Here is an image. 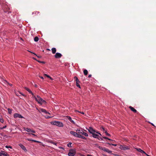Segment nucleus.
<instances>
[{"mask_svg":"<svg viewBox=\"0 0 156 156\" xmlns=\"http://www.w3.org/2000/svg\"><path fill=\"white\" fill-rule=\"evenodd\" d=\"M71 144L72 143H69L67 144V146L69 147H72Z\"/></svg>","mask_w":156,"mask_h":156,"instance_id":"obj_27","label":"nucleus"},{"mask_svg":"<svg viewBox=\"0 0 156 156\" xmlns=\"http://www.w3.org/2000/svg\"><path fill=\"white\" fill-rule=\"evenodd\" d=\"M41 111L42 112H44L46 114H50V113L46 111L44 109H41Z\"/></svg>","mask_w":156,"mask_h":156,"instance_id":"obj_18","label":"nucleus"},{"mask_svg":"<svg viewBox=\"0 0 156 156\" xmlns=\"http://www.w3.org/2000/svg\"><path fill=\"white\" fill-rule=\"evenodd\" d=\"M0 154L2 155L5 156H8L9 155L7 154L6 153H5V151H1L0 152Z\"/></svg>","mask_w":156,"mask_h":156,"instance_id":"obj_15","label":"nucleus"},{"mask_svg":"<svg viewBox=\"0 0 156 156\" xmlns=\"http://www.w3.org/2000/svg\"><path fill=\"white\" fill-rule=\"evenodd\" d=\"M39 77L40 78H41V79H44V78H43V77H42V76H39Z\"/></svg>","mask_w":156,"mask_h":156,"instance_id":"obj_46","label":"nucleus"},{"mask_svg":"<svg viewBox=\"0 0 156 156\" xmlns=\"http://www.w3.org/2000/svg\"><path fill=\"white\" fill-rule=\"evenodd\" d=\"M28 134H29L30 135H33L34 136H36V135L35 134H34L33 133H28Z\"/></svg>","mask_w":156,"mask_h":156,"instance_id":"obj_39","label":"nucleus"},{"mask_svg":"<svg viewBox=\"0 0 156 156\" xmlns=\"http://www.w3.org/2000/svg\"><path fill=\"white\" fill-rule=\"evenodd\" d=\"M51 117H50V116H48V117H47V118H51Z\"/></svg>","mask_w":156,"mask_h":156,"instance_id":"obj_53","label":"nucleus"},{"mask_svg":"<svg viewBox=\"0 0 156 156\" xmlns=\"http://www.w3.org/2000/svg\"><path fill=\"white\" fill-rule=\"evenodd\" d=\"M31 133H35V131H34L33 130H31Z\"/></svg>","mask_w":156,"mask_h":156,"instance_id":"obj_40","label":"nucleus"},{"mask_svg":"<svg viewBox=\"0 0 156 156\" xmlns=\"http://www.w3.org/2000/svg\"><path fill=\"white\" fill-rule=\"evenodd\" d=\"M0 121L2 123H3L4 122V120L2 119H0Z\"/></svg>","mask_w":156,"mask_h":156,"instance_id":"obj_32","label":"nucleus"},{"mask_svg":"<svg viewBox=\"0 0 156 156\" xmlns=\"http://www.w3.org/2000/svg\"><path fill=\"white\" fill-rule=\"evenodd\" d=\"M78 131H77V129L76 130V132H75L74 131H71L70 132V134H71L72 135H73L74 136L78 137Z\"/></svg>","mask_w":156,"mask_h":156,"instance_id":"obj_6","label":"nucleus"},{"mask_svg":"<svg viewBox=\"0 0 156 156\" xmlns=\"http://www.w3.org/2000/svg\"><path fill=\"white\" fill-rule=\"evenodd\" d=\"M7 126H3L2 128H1V129H4Z\"/></svg>","mask_w":156,"mask_h":156,"instance_id":"obj_36","label":"nucleus"},{"mask_svg":"<svg viewBox=\"0 0 156 156\" xmlns=\"http://www.w3.org/2000/svg\"><path fill=\"white\" fill-rule=\"evenodd\" d=\"M88 131L92 134L93 133H96V131L91 127H90L88 129Z\"/></svg>","mask_w":156,"mask_h":156,"instance_id":"obj_9","label":"nucleus"},{"mask_svg":"<svg viewBox=\"0 0 156 156\" xmlns=\"http://www.w3.org/2000/svg\"><path fill=\"white\" fill-rule=\"evenodd\" d=\"M24 89L26 90L27 91H28L32 95V97H34V94L32 92L31 90H30L29 88H27L26 87H24Z\"/></svg>","mask_w":156,"mask_h":156,"instance_id":"obj_12","label":"nucleus"},{"mask_svg":"<svg viewBox=\"0 0 156 156\" xmlns=\"http://www.w3.org/2000/svg\"><path fill=\"white\" fill-rule=\"evenodd\" d=\"M44 76H46V77L47 76H48V75H47V74H44Z\"/></svg>","mask_w":156,"mask_h":156,"instance_id":"obj_47","label":"nucleus"},{"mask_svg":"<svg viewBox=\"0 0 156 156\" xmlns=\"http://www.w3.org/2000/svg\"><path fill=\"white\" fill-rule=\"evenodd\" d=\"M33 98H34L35 100L37 101L39 103L42 104H45L46 103V101L43 100V99L41 98L39 96L37 95V97H35V96H34V97Z\"/></svg>","mask_w":156,"mask_h":156,"instance_id":"obj_1","label":"nucleus"},{"mask_svg":"<svg viewBox=\"0 0 156 156\" xmlns=\"http://www.w3.org/2000/svg\"><path fill=\"white\" fill-rule=\"evenodd\" d=\"M7 110L8 111L9 113V114H11L12 113V110L10 109L9 108H8Z\"/></svg>","mask_w":156,"mask_h":156,"instance_id":"obj_26","label":"nucleus"},{"mask_svg":"<svg viewBox=\"0 0 156 156\" xmlns=\"http://www.w3.org/2000/svg\"><path fill=\"white\" fill-rule=\"evenodd\" d=\"M50 143H51V144H55V145H56V143H55V142H54L53 141H50Z\"/></svg>","mask_w":156,"mask_h":156,"instance_id":"obj_30","label":"nucleus"},{"mask_svg":"<svg viewBox=\"0 0 156 156\" xmlns=\"http://www.w3.org/2000/svg\"><path fill=\"white\" fill-rule=\"evenodd\" d=\"M76 153L75 150L74 149H70L69 152L68 154V155L69 156H74Z\"/></svg>","mask_w":156,"mask_h":156,"instance_id":"obj_3","label":"nucleus"},{"mask_svg":"<svg viewBox=\"0 0 156 156\" xmlns=\"http://www.w3.org/2000/svg\"><path fill=\"white\" fill-rule=\"evenodd\" d=\"M37 61L39 63H41V61H40L39 60H37Z\"/></svg>","mask_w":156,"mask_h":156,"instance_id":"obj_50","label":"nucleus"},{"mask_svg":"<svg viewBox=\"0 0 156 156\" xmlns=\"http://www.w3.org/2000/svg\"><path fill=\"white\" fill-rule=\"evenodd\" d=\"M6 82L8 84H9V86H12V84L9 83L7 81H6Z\"/></svg>","mask_w":156,"mask_h":156,"instance_id":"obj_33","label":"nucleus"},{"mask_svg":"<svg viewBox=\"0 0 156 156\" xmlns=\"http://www.w3.org/2000/svg\"><path fill=\"white\" fill-rule=\"evenodd\" d=\"M16 94L17 96H19V95L17 94Z\"/></svg>","mask_w":156,"mask_h":156,"instance_id":"obj_58","label":"nucleus"},{"mask_svg":"<svg viewBox=\"0 0 156 156\" xmlns=\"http://www.w3.org/2000/svg\"><path fill=\"white\" fill-rule=\"evenodd\" d=\"M66 117L73 124H75V122H74L73 120L71 118L70 116H66Z\"/></svg>","mask_w":156,"mask_h":156,"instance_id":"obj_13","label":"nucleus"},{"mask_svg":"<svg viewBox=\"0 0 156 156\" xmlns=\"http://www.w3.org/2000/svg\"><path fill=\"white\" fill-rule=\"evenodd\" d=\"M33 58L34 59V60H37V59H36V58Z\"/></svg>","mask_w":156,"mask_h":156,"instance_id":"obj_54","label":"nucleus"},{"mask_svg":"<svg viewBox=\"0 0 156 156\" xmlns=\"http://www.w3.org/2000/svg\"><path fill=\"white\" fill-rule=\"evenodd\" d=\"M14 118H23V117L21 115L17 113H15L14 115Z\"/></svg>","mask_w":156,"mask_h":156,"instance_id":"obj_10","label":"nucleus"},{"mask_svg":"<svg viewBox=\"0 0 156 156\" xmlns=\"http://www.w3.org/2000/svg\"><path fill=\"white\" fill-rule=\"evenodd\" d=\"M77 111L78 112H80V113H81L82 114H83V115L84 114V112H79V111Z\"/></svg>","mask_w":156,"mask_h":156,"instance_id":"obj_37","label":"nucleus"},{"mask_svg":"<svg viewBox=\"0 0 156 156\" xmlns=\"http://www.w3.org/2000/svg\"><path fill=\"white\" fill-rule=\"evenodd\" d=\"M20 94L21 95H22L23 93L21 92H20Z\"/></svg>","mask_w":156,"mask_h":156,"instance_id":"obj_57","label":"nucleus"},{"mask_svg":"<svg viewBox=\"0 0 156 156\" xmlns=\"http://www.w3.org/2000/svg\"><path fill=\"white\" fill-rule=\"evenodd\" d=\"M77 131H78V136H79L80 135H83L85 136H88V134L84 132L82 130L77 129Z\"/></svg>","mask_w":156,"mask_h":156,"instance_id":"obj_4","label":"nucleus"},{"mask_svg":"<svg viewBox=\"0 0 156 156\" xmlns=\"http://www.w3.org/2000/svg\"><path fill=\"white\" fill-rule=\"evenodd\" d=\"M96 133L99 134V135H100L101 136V134L100 133H99L98 132L96 131Z\"/></svg>","mask_w":156,"mask_h":156,"instance_id":"obj_41","label":"nucleus"},{"mask_svg":"<svg viewBox=\"0 0 156 156\" xmlns=\"http://www.w3.org/2000/svg\"><path fill=\"white\" fill-rule=\"evenodd\" d=\"M129 108L130 109V110L132 111L134 113L137 112V111L136 110V109H135V108H134L132 107V106H129Z\"/></svg>","mask_w":156,"mask_h":156,"instance_id":"obj_16","label":"nucleus"},{"mask_svg":"<svg viewBox=\"0 0 156 156\" xmlns=\"http://www.w3.org/2000/svg\"><path fill=\"white\" fill-rule=\"evenodd\" d=\"M52 53L53 54L56 53V50L55 48H53L51 49Z\"/></svg>","mask_w":156,"mask_h":156,"instance_id":"obj_20","label":"nucleus"},{"mask_svg":"<svg viewBox=\"0 0 156 156\" xmlns=\"http://www.w3.org/2000/svg\"><path fill=\"white\" fill-rule=\"evenodd\" d=\"M78 138H81L84 139H86V138L84 136H82V135H80L78 136Z\"/></svg>","mask_w":156,"mask_h":156,"instance_id":"obj_24","label":"nucleus"},{"mask_svg":"<svg viewBox=\"0 0 156 156\" xmlns=\"http://www.w3.org/2000/svg\"><path fill=\"white\" fill-rule=\"evenodd\" d=\"M27 140L29 141H33L35 142H37V143L39 142L37 141L33 140L31 139L27 138Z\"/></svg>","mask_w":156,"mask_h":156,"instance_id":"obj_21","label":"nucleus"},{"mask_svg":"<svg viewBox=\"0 0 156 156\" xmlns=\"http://www.w3.org/2000/svg\"><path fill=\"white\" fill-rule=\"evenodd\" d=\"M99 138L100 139V140H103V138H101V137L99 136Z\"/></svg>","mask_w":156,"mask_h":156,"instance_id":"obj_45","label":"nucleus"},{"mask_svg":"<svg viewBox=\"0 0 156 156\" xmlns=\"http://www.w3.org/2000/svg\"><path fill=\"white\" fill-rule=\"evenodd\" d=\"M102 130H103V131H105H105H106L105 130V128H104L102 127Z\"/></svg>","mask_w":156,"mask_h":156,"instance_id":"obj_38","label":"nucleus"},{"mask_svg":"<svg viewBox=\"0 0 156 156\" xmlns=\"http://www.w3.org/2000/svg\"><path fill=\"white\" fill-rule=\"evenodd\" d=\"M47 77L48 78H49L51 80H52V78L49 76L48 75V76H47Z\"/></svg>","mask_w":156,"mask_h":156,"instance_id":"obj_35","label":"nucleus"},{"mask_svg":"<svg viewBox=\"0 0 156 156\" xmlns=\"http://www.w3.org/2000/svg\"><path fill=\"white\" fill-rule=\"evenodd\" d=\"M119 148L122 150H126L129 149V147H128L126 145H120Z\"/></svg>","mask_w":156,"mask_h":156,"instance_id":"obj_8","label":"nucleus"},{"mask_svg":"<svg viewBox=\"0 0 156 156\" xmlns=\"http://www.w3.org/2000/svg\"><path fill=\"white\" fill-rule=\"evenodd\" d=\"M41 63H44L45 62H44L41 61Z\"/></svg>","mask_w":156,"mask_h":156,"instance_id":"obj_52","label":"nucleus"},{"mask_svg":"<svg viewBox=\"0 0 156 156\" xmlns=\"http://www.w3.org/2000/svg\"><path fill=\"white\" fill-rule=\"evenodd\" d=\"M95 145L96 146H98V145L97 144H95Z\"/></svg>","mask_w":156,"mask_h":156,"instance_id":"obj_59","label":"nucleus"},{"mask_svg":"<svg viewBox=\"0 0 156 156\" xmlns=\"http://www.w3.org/2000/svg\"><path fill=\"white\" fill-rule=\"evenodd\" d=\"M34 54L36 56H37V57H38V58H40L41 57V56H37L35 53Z\"/></svg>","mask_w":156,"mask_h":156,"instance_id":"obj_43","label":"nucleus"},{"mask_svg":"<svg viewBox=\"0 0 156 156\" xmlns=\"http://www.w3.org/2000/svg\"><path fill=\"white\" fill-rule=\"evenodd\" d=\"M34 86H35V87H37V86L36 84H35L34 85Z\"/></svg>","mask_w":156,"mask_h":156,"instance_id":"obj_49","label":"nucleus"},{"mask_svg":"<svg viewBox=\"0 0 156 156\" xmlns=\"http://www.w3.org/2000/svg\"><path fill=\"white\" fill-rule=\"evenodd\" d=\"M151 124L152 126H154V125L153 123H151Z\"/></svg>","mask_w":156,"mask_h":156,"instance_id":"obj_56","label":"nucleus"},{"mask_svg":"<svg viewBox=\"0 0 156 156\" xmlns=\"http://www.w3.org/2000/svg\"><path fill=\"white\" fill-rule=\"evenodd\" d=\"M137 151L140 152L141 153H144L145 154H146V153L143 150H142L140 148H137L136 149Z\"/></svg>","mask_w":156,"mask_h":156,"instance_id":"obj_19","label":"nucleus"},{"mask_svg":"<svg viewBox=\"0 0 156 156\" xmlns=\"http://www.w3.org/2000/svg\"><path fill=\"white\" fill-rule=\"evenodd\" d=\"M28 51H29V52H30V53H33V54H34V53H33V52H31L30 51L28 50Z\"/></svg>","mask_w":156,"mask_h":156,"instance_id":"obj_48","label":"nucleus"},{"mask_svg":"<svg viewBox=\"0 0 156 156\" xmlns=\"http://www.w3.org/2000/svg\"><path fill=\"white\" fill-rule=\"evenodd\" d=\"M24 130L28 132H30L31 133V129H30V128H24Z\"/></svg>","mask_w":156,"mask_h":156,"instance_id":"obj_22","label":"nucleus"},{"mask_svg":"<svg viewBox=\"0 0 156 156\" xmlns=\"http://www.w3.org/2000/svg\"><path fill=\"white\" fill-rule=\"evenodd\" d=\"M83 73L85 75H87L88 74V71L87 69H84L83 70Z\"/></svg>","mask_w":156,"mask_h":156,"instance_id":"obj_23","label":"nucleus"},{"mask_svg":"<svg viewBox=\"0 0 156 156\" xmlns=\"http://www.w3.org/2000/svg\"><path fill=\"white\" fill-rule=\"evenodd\" d=\"M92 135L94 137L97 138L99 140H100L99 136L98 134L95 133H94L92 134Z\"/></svg>","mask_w":156,"mask_h":156,"instance_id":"obj_14","label":"nucleus"},{"mask_svg":"<svg viewBox=\"0 0 156 156\" xmlns=\"http://www.w3.org/2000/svg\"><path fill=\"white\" fill-rule=\"evenodd\" d=\"M35 13L37 15L39 13V12L36 11L35 12Z\"/></svg>","mask_w":156,"mask_h":156,"instance_id":"obj_42","label":"nucleus"},{"mask_svg":"<svg viewBox=\"0 0 156 156\" xmlns=\"http://www.w3.org/2000/svg\"><path fill=\"white\" fill-rule=\"evenodd\" d=\"M103 138L104 139H108V140H111V139H109L108 138H107V137H105V136L103 137Z\"/></svg>","mask_w":156,"mask_h":156,"instance_id":"obj_31","label":"nucleus"},{"mask_svg":"<svg viewBox=\"0 0 156 156\" xmlns=\"http://www.w3.org/2000/svg\"><path fill=\"white\" fill-rule=\"evenodd\" d=\"M0 156H2V155H1V154H0Z\"/></svg>","mask_w":156,"mask_h":156,"instance_id":"obj_60","label":"nucleus"},{"mask_svg":"<svg viewBox=\"0 0 156 156\" xmlns=\"http://www.w3.org/2000/svg\"><path fill=\"white\" fill-rule=\"evenodd\" d=\"M51 123L52 125H56L60 127L63 126V125L62 123L58 121H55L51 122Z\"/></svg>","mask_w":156,"mask_h":156,"instance_id":"obj_2","label":"nucleus"},{"mask_svg":"<svg viewBox=\"0 0 156 156\" xmlns=\"http://www.w3.org/2000/svg\"><path fill=\"white\" fill-rule=\"evenodd\" d=\"M19 146L21 147L23 150L24 151H27V149L26 147H25L24 146H23L22 144H19Z\"/></svg>","mask_w":156,"mask_h":156,"instance_id":"obj_17","label":"nucleus"},{"mask_svg":"<svg viewBox=\"0 0 156 156\" xmlns=\"http://www.w3.org/2000/svg\"><path fill=\"white\" fill-rule=\"evenodd\" d=\"M39 40V38L37 37H36L34 38V41L35 42H37Z\"/></svg>","mask_w":156,"mask_h":156,"instance_id":"obj_25","label":"nucleus"},{"mask_svg":"<svg viewBox=\"0 0 156 156\" xmlns=\"http://www.w3.org/2000/svg\"><path fill=\"white\" fill-rule=\"evenodd\" d=\"M5 147L7 148H12V147L11 146H5Z\"/></svg>","mask_w":156,"mask_h":156,"instance_id":"obj_34","label":"nucleus"},{"mask_svg":"<svg viewBox=\"0 0 156 156\" xmlns=\"http://www.w3.org/2000/svg\"><path fill=\"white\" fill-rule=\"evenodd\" d=\"M74 79H75L76 80V86L79 88H80V85L79 84V83H80V81L78 79L77 77L76 76H75L74 77Z\"/></svg>","mask_w":156,"mask_h":156,"instance_id":"obj_7","label":"nucleus"},{"mask_svg":"<svg viewBox=\"0 0 156 156\" xmlns=\"http://www.w3.org/2000/svg\"><path fill=\"white\" fill-rule=\"evenodd\" d=\"M107 144H108L109 145H112L115 147L117 146V144H110V143H107Z\"/></svg>","mask_w":156,"mask_h":156,"instance_id":"obj_28","label":"nucleus"},{"mask_svg":"<svg viewBox=\"0 0 156 156\" xmlns=\"http://www.w3.org/2000/svg\"><path fill=\"white\" fill-rule=\"evenodd\" d=\"M92 75L91 74H90L88 75V78H90L91 77Z\"/></svg>","mask_w":156,"mask_h":156,"instance_id":"obj_44","label":"nucleus"},{"mask_svg":"<svg viewBox=\"0 0 156 156\" xmlns=\"http://www.w3.org/2000/svg\"><path fill=\"white\" fill-rule=\"evenodd\" d=\"M146 154V155L147 156H150V155H149L147 154L146 153V154Z\"/></svg>","mask_w":156,"mask_h":156,"instance_id":"obj_55","label":"nucleus"},{"mask_svg":"<svg viewBox=\"0 0 156 156\" xmlns=\"http://www.w3.org/2000/svg\"><path fill=\"white\" fill-rule=\"evenodd\" d=\"M105 133L106 135H107V136H111V135L109 134L108 133L107 131H105Z\"/></svg>","mask_w":156,"mask_h":156,"instance_id":"obj_29","label":"nucleus"},{"mask_svg":"<svg viewBox=\"0 0 156 156\" xmlns=\"http://www.w3.org/2000/svg\"><path fill=\"white\" fill-rule=\"evenodd\" d=\"M98 147L100 149H101L103 151L107 152L109 153H111L112 152V151H111L109 150L106 149L105 147H103L101 146H98Z\"/></svg>","mask_w":156,"mask_h":156,"instance_id":"obj_5","label":"nucleus"},{"mask_svg":"<svg viewBox=\"0 0 156 156\" xmlns=\"http://www.w3.org/2000/svg\"><path fill=\"white\" fill-rule=\"evenodd\" d=\"M62 56V55L61 53L57 52L56 53V54L54 56L55 58H60Z\"/></svg>","mask_w":156,"mask_h":156,"instance_id":"obj_11","label":"nucleus"},{"mask_svg":"<svg viewBox=\"0 0 156 156\" xmlns=\"http://www.w3.org/2000/svg\"><path fill=\"white\" fill-rule=\"evenodd\" d=\"M22 95L23 96H25V97L26 96V95H24V94H22Z\"/></svg>","mask_w":156,"mask_h":156,"instance_id":"obj_51","label":"nucleus"}]
</instances>
